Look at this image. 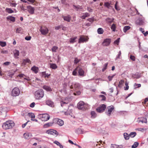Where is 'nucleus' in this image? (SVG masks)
I'll list each match as a JSON object with an SVG mask.
<instances>
[{"mask_svg": "<svg viewBox=\"0 0 148 148\" xmlns=\"http://www.w3.org/2000/svg\"><path fill=\"white\" fill-rule=\"evenodd\" d=\"M111 29L113 32L115 31L116 28V25L114 24H113L111 27Z\"/></svg>", "mask_w": 148, "mask_h": 148, "instance_id": "nucleus-40", "label": "nucleus"}, {"mask_svg": "<svg viewBox=\"0 0 148 148\" xmlns=\"http://www.w3.org/2000/svg\"><path fill=\"white\" fill-rule=\"evenodd\" d=\"M90 114L91 116V117L93 118H95L96 117L97 114L96 112L94 111H92L90 112Z\"/></svg>", "mask_w": 148, "mask_h": 148, "instance_id": "nucleus-27", "label": "nucleus"}, {"mask_svg": "<svg viewBox=\"0 0 148 148\" xmlns=\"http://www.w3.org/2000/svg\"><path fill=\"white\" fill-rule=\"evenodd\" d=\"M118 145L115 144H112L111 146V148H118Z\"/></svg>", "mask_w": 148, "mask_h": 148, "instance_id": "nucleus-53", "label": "nucleus"}, {"mask_svg": "<svg viewBox=\"0 0 148 148\" xmlns=\"http://www.w3.org/2000/svg\"><path fill=\"white\" fill-rule=\"evenodd\" d=\"M53 143L59 146L60 148H63V146L57 140L54 141L53 142Z\"/></svg>", "mask_w": 148, "mask_h": 148, "instance_id": "nucleus-31", "label": "nucleus"}, {"mask_svg": "<svg viewBox=\"0 0 148 148\" xmlns=\"http://www.w3.org/2000/svg\"><path fill=\"white\" fill-rule=\"evenodd\" d=\"M73 6L74 7V8L76 9L77 11L80 8V6L79 5L76 6L75 5H73Z\"/></svg>", "mask_w": 148, "mask_h": 148, "instance_id": "nucleus-51", "label": "nucleus"}, {"mask_svg": "<svg viewBox=\"0 0 148 148\" xmlns=\"http://www.w3.org/2000/svg\"><path fill=\"white\" fill-rule=\"evenodd\" d=\"M22 30V28L21 27H19L16 29V33H21Z\"/></svg>", "mask_w": 148, "mask_h": 148, "instance_id": "nucleus-47", "label": "nucleus"}, {"mask_svg": "<svg viewBox=\"0 0 148 148\" xmlns=\"http://www.w3.org/2000/svg\"><path fill=\"white\" fill-rule=\"evenodd\" d=\"M53 123H53V121L52 122H50L45 124L43 125V127L44 128H47L48 127L52 126Z\"/></svg>", "mask_w": 148, "mask_h": 148, "instance_id": "nucleus-20", "label": "nucleus"}, {"mask_svg": "<svg viewBox=\"0 0 148 148\" xmlns=\"http://www.w3.org/2000/svg\"><path fill=\"white\" fill-rule=\"evenodd\" d=\"M50 116L47 114H42L41 120L42 121H46L49 119Z\"/></svg>", "mask_w": 148, "mask_h": 148, "instance_id": "nucleus-12", "label": "nucleus"}, {"mask_svg": "<svg viewBox=\"0 0 148 148\" xmlns=\"http://www.w3.org/2000/svg\"><path fill=\"white\" fill-rule=\"evenodd\" d=\"M87 10L90 12H92V10L89 7H87Z\"/></svg>", "mask_w": 148, "mask_h": 148, "instance_id": "nucleus-63", "label": "nucleus"}, {"mask_svg": "<svg viewBox=\"0 0 148 148\" xmlns=\"http://www.w3.org/2000/svg\"><path fill=\"white\" fill-rule=\"evenodd\" d=\"M86 40L85 37L80 36L79 40L78 42L79 43H83L85 42H86Z\"/></svg>", "mask_w": 148, "mask_h": 148, "instance_id": "nucleus-21", "label": "nucleus"}, {"mask_svg": "<svg viewBox=\"0 0 148 148\" xmlns=\"http://www.w3.org/2000/svg\"><path fill=\"white\" fill-rule=\"evenodd\" d=\"M53 123L57 124L60 126H62L64 124V121L58 118H55L53 119Z\"/></svg>", "mask_w": 148, "mask_h": 148, "instance_id": "nucleus-11", "label": "nucleus"}, {"mask_svg": "<svg viewBox=\"0 0 148 148\" xmlns=\"http://www.w3.org/2000/svg\"><path fill=\"white\" fill-rule=\"evenodd\" d=\"M5 11L9 14L12 13L14 12V11L10 8H7L5 9Z\"/></svg>", "mask_w": 148, "mask_h": 148, "instance_id": "nucleus-32", "label": "nucleus"}, {"mask_svg": "<svg viewBox=\"0 0 148 148\" xmlns=\"http://www.w3.org/2000/svg\"><path fill=\"white\" fill-rule=\"evenodd\" d=\"M110 4L108 2H106L104 3V5L106 7L109 8L110 7Z\"/></svg>", "mask_w": 148, "mask_h": 148, "instance_id": "nucleus-50", "label": "nucleus"}, {"mask_svg": "<svg viewBox=\"0 0 148 148\" xmlns=\"http://www.w3.org/2000/svg\"><path fill=\"white\" fill-rule=\"evenodd\" d=\"M62 25H60L58 26L55 27V29L56 30H58L62 28Z\"/></svg>", "mask_w": 148, "mask_h": 148, "instance_id": "nucleus-59", "label": "nucleus"}, {"mask_svg": "<svg viewBox=\"0 0 148 148\" xmlns=\"http://www.w3.org/2000/svg\"><path fill=\"white\" fill-rule=\"evenodd\" d=\"M141 84H137L136 83L134 84V88H139L141 87Z\"/></svg>", "mask_w": 148, "mask_h": 148, "instance_id": "nucleus-43", "label": "nucleus"}, {"mask_svg": "<svg viewBox=\"0 0 148 148\" xmlns=\"http://www.w3.org/2000/svg\"><path fill=\"white\" fill-rule=\"evenodd\" d=\"M15 57L19 55V51L17 50H15L14 52Z\"/></svg>", "mask_w": 148, "mask_h": 148, "instance_id": "nucleus-44", "label": "nucleus"}, {"mask_svg": "<svg viewBox=\"0 0 148 148\" xmlns=\"http://www.w3.org/2000/svg\"><path fill=\"white\" fill-rule=\"evenodd\" d=\"M111 41L110 38H106L105 39L102 43V45L104 46H107L110 45Z\"/></svg>", "mask_w": 148, "mask_h": 148, "instance_id": "nucleus-10", "label": "nucleus"}, {"mask_svg": "<svg viewBox=\"0 0 148 148\" xmlns=\"http://www.w3.org/2000/svg\"><path fill=\"white\" fill-rule=\"evenodd\" d=\"M35 103L34 102L32 103L30 105V107L31 108H33L34 107Z\"/></svg>", "mask_w": 148, "mask_h": 148, "instance_id": "nucleus-60", "label": "nucleus"}, {"mask_svg": "<svg viewBox=\"0 0 148 148\" xmlns=\"http://www.w3.org/2000/svg\"><path fill=\"white\" fill-rule=\"evenodd\" d=\"M31 38V37L30 36H27L25 38V39L27 40H29Z\"/></svg>", "mask_w": 148, "mask_h": 148, "instance_id": "nucleus-58", "label": "nucleus"}, {"mask_svg": "<svg viewBox=\"0 0 148 148\" xmlns=\"http://www.w3.org/2000/svg\"><path fill=\"white\" fill-rule=\"evenodd\" d=\"M131 27L130 26H126L123 27V31L125 33L128 30L130 29Z\"/></svg>", "mask_w": 148, "mask_h": 148, "instance_id": "nucleus-30", "label": "nucleus"}, {"mask_svg": "<svg viewBox=\"0 0 148 148\" xmlns=\"http://www.w3.org/2000/svg\"><path fill=\"white\" fill-rule=\"evenodd\" d=\"M139 30L143 34V33L145 32V31H144V29L143 28H140Z\"/></svg>", "mask_w": 148, "mask_h": 148, "instance_id": "nucleus-64", "label": "nucleus"}, {"mask_svg": "<svg viewBox=\"0 0 148 148\" xmlns=\"http://www.w3.org/2000/svg\"><path fill=\"white\" fill-rule=\"evenodd\" d=\"M15 123L12 121H8L4 123L2 125L3 128L6 130L12 128L14 125Z\"/></svg>", "mask_w": 148, "mask_h": 148, "instance_id": "nucleus-1", "label": "nucleus"}, {"mask_svg": "<svg viewBox=\"0 0 148 148\" xmlns=\"http://www.w3.org/2000/svg\"><path fill=\"white\" fill-rule=\"evenodd\" d=\"M28 116L32 118H34L35 116L34 114L32 113H29L28 114Z\"/></svg>", "mask_w": 148, "mask_h": 148, "instance_id": "nucleus-41", "label": "nucleus"}, {"mask_svg": "<svg viewBox=\"0 0 148 148\" xmlns=\"http://www.w3.org/2000/svg\"><path fill=\"white\" fill-rule=\"evenodd\" d=\"M114 109V107L113 106H110L108 107L106 111V114L109 116L111 115V112Z\"/></svg>", "mask_w": 148, "mask_h": 148, "instance_id": "nucleus-8", "label": "nucleus"}, {"mask_svg": "<svg viewBox=\"0 0 148 148\" xmlns=\"http://www.w3.org/2000/svg\"><path fill=\"white\" fill-rule=\"evenodd\" d=\"M69 86L71 89L75 88L76 89L78 88L80 86L79 84L78 83L73 82H69Z\"/></svg>", "mask_w": 148, "mask_h": 148, "instance_id": "nucleus-6", "label": "nucleus"}, {"mask_svg": "<svg viewBox=\"0 0 148 148\" xmlns=\"http://www.w3.org/2000/svg\"><path fill=\"white\" fill-rule=\"evenodd\" d=\"M100 97L102 98L101 101H105L106 99V97L103 95H99Z\"/></svg>", "mask_w": 148, "mask_h": 148, "instance_id": "nucleus-49", "label": "nucleus"}, {"mask_svg": "<svg viewBox=\"0 0 148 148\" xmlns=\"http://www.w3.org/2000/svg\"><path fill=\"white\" fill-rule=\"evenodd\" d=\"M46 104L48 106L53 107L54 106V103L50 99H47L46 101Z\"/></svg>", "mask_w": 148, "mask_h": 148, "instance_id": "nucleus-13", "label": "nucleus"}, {"mask_svg": "<svg viewBox=\"0 0 148 148\" xmlns=\"http://www.w3.org/2000/svg\"><path fill=\"white\" fill-rule=\"evenodd\" d=\"M10 63V62H4L3 64L5 65L8 66L9 65V64Z\"/></svg>", "mask_w": 148, "mask_h": 148, "instance_id": "nucleus-62", "label": "nucleus"}, {"mask_svg": "<svg viewBox=\"0 0 148 148\" xmlns=\"http://www.w3.org/2000/svg\"><path fill=\"white\" fill-rule=\"evenodd\" d=\"M114 20V18H108L106 19V20L107 21V22L108 23L110 24L111 23L113 22Z\"/></svg>", "mask_w": 148, "mask_h": 148, "instance_id": "nucleus-26", "label": "nucleus"}, {"mask_svg": "<svg viewBox=\"0 0 148 148\" xmlns=\"http://www.w3.org/2000/svg\"><path fill=\"white\" fill-rule=\"evenodd\" d=\"M47 133L53 135L54 134H58V133L56 130L52 129L48 130L47 131Z\"/></svg>", "mask_w": 148, "mask_h": 148, "instance_id": "nucleus-14", "label": "nucleus"}, {"mask_svg": "<svg viewBox=\"0 0 148 148\" xmlns=\"http://www.w3.org/2000/svg\"><path fill=\"white\" fill-rule=\"evenodd\" d=\"M145 19L144 18H139L136 21V23L140 25H143L145 24Z\"/></svg>", "mask_w": 148, "mask_h": 148, "instance_id": "nucleus-9", "label": "nucleus"}, {"mask_svg": "<svg viewBox=\"0 0 148 148\" xmlns=\"http://www.w3.org/2000/svg\"><path fill=\"white\" fill-rule=\"evenodd\" d=\"M87 20L88 21L91 22H92L94 21V18H90L88 19Z\"/></svg>", "mask_w": 148, "mask_h": 148, "instance_id": "nucleus-57", "label": "nucleus"}, {"mask_svg": "<svg viewBox=\"0 0 148 148\" xmlns=\"http://www.w3.org/2000/svg\"><path fill=\"white\" fill-rule=\"evenodd\" d=\"M124 82L123 80H121L119 82L118 87L119 88H121L122 87L124 83Z\"/></svg>", "mask_w": 148, "mask_h": 148, "instance_id": "nucleus-37", "label": "nucleus"}, {"mask_svg": "<svg viewBox=\"0 0 148 148\" xmlns=\"http://www.w3.org/2000/svg\"><path fill=\"white\" fill-rule=\"evenodd\" d=\"M27 8L28 9V11L30 14H33L34 13L35 10L34 8L30 5H29L27 6Z\"/></svg>", "mask_w": 148, "mask_h": 148, "instance_id": "nucleus-15", "label": "nucleus"}, {"mask_svg": "<svg viewBox=\"0 0 148 148\" xmlns=\"http://www.w3.org/2000/svg\"><path fill=\"white\" fill-rule=\"evenodd\" d=\"M77 107L79 110H84L87 108L86 106L84 104V102L82 101H80L77 103Z\"/></svg>", "mask_w": 148, "mask_h": 148, "instance_id": "nucleus-3", "label": "nucleus"}, {"mask_svg": "<svg viewBox=\"0 0 148 148\" xmlns=\"http://www.w3.org/2000/svg\"><path fill=\"white\" fill-rule=\"evenodd\" d=\"M6 18L8 20H10L13 22H15V18L11 16H8Z\"/></svg>", "mask_w": 148, "mask_h": 148, "instance_id": "nucleus-22", "label": "nucleus"}, {"mask_svg": "<svg viewBox=\"0 0 148 148\" xmlns=\"http://www.w3.org/2000/svg\"><path fill=\"white\" fill-rule=\"evenodd\" d=\"M117 2L116 3V4H115V9L117 10H120V9L119 7H118L117 5Z\"/></svg>", "mask_w": 148, "mask_h": 148, "instance_id": "nucleus-61", "label": "nucleus"}, {"mask_svg": "<svg viewBox=\"0 0 148 148\" xmlns=\"http://www.w3.org/2000/svg\"><path fill=\"white\" fill-rule=\"evenodd\" d=\"M115 74H114L110 76H109L108 77V78L109 79V81H110L112 80V78H113V77L115 76Z\"/></svg>", "mask_w": 148, "mask_h": 148, "instance_id": "nucleus-45", "label": "nucleus"}, {"mask_svg": "<svg viewBox=\"0 0 148 148\" xmlns=\"http://www.w3.org/2000/svg\"><path fill=\"white\" fill-rule=\"evenodd\" d=\"M77 36H75L71 38L70 39V42L71 44H73L76 42V39L77 38Z\"/></svg>", "mask_w": 148, "mask_h": 148, "instance_id": "nucleus-23", "label": "nucleus"}, {"mask_svg": "<svg viewBox=\"0 0 148 148\" xmlns=\"http://www.w3.org/2000/svg\"><path fill=\"white\" fill-rule=\"evenodd\" d=\"M80 59H79L77 58H75L74 60V63L75 64H77L80 61Z\"/></svg>", "mask_w": 148, "mask_h": 148, "instance_id": "nucleus-48", "label": "nucleus"}, {"mask_svg": "<svg viewBox=\"0 0 148 148\" xmlns=\"http://www.w3.org/2000/svg\"><path fill=\"white\" fill-rule=\"evenodd\" d=\"M6 45V43L5 42L0 41V45L2 47H4Z\"/></svg>", "mask_w": 148, "mask_h": 148, "instance_id": "nucleus-46", "label": "nucleus"}, {"mask_svg": "<svg viewBox=\"0 0 148 148\" xmlns=\"http://www.w3.org/2000/svg\"><path fill=\"white\" fill-rule=\"evenodd\" d=\"M41 34L45 35L48 33L49 31L48 29L46 27L41 26L40 29Z\"/></svg>", "mask_w": 148, "mask_h": 148, "instance_id": "nucleus-7", "label": "nucleus"}, {"mask_svg": "<svg viewBox=\"0 0 148 148\" xmlns=\"http://www.w3.org/2000/svg\"><path fill=\"white\" fill-rule=\"evenodd\" d=\"M26 63H28L30 64L31 63V61H30V60L28 58L24 59L23 60V62L22 63V64L23 65H26Z\"/></svg>", "mask_w": 148, "mask_h": 148, "instance_id": "nucleus-25", "label": "nucleus"}, {"mask_svg": "<svg viewBox=\"0 0 148 148\" xmlns=\"http://www.w3.org/2000/svg\"><path fill=\"white\" fill-rule=\"evenodd\" d=\"M24 137L26 139H29L32 136V134L30 133L26 132L23 134Z\"/></svg>", "mask_w": 148, "mask_h": 148, "instance_id": "nucleus-17", "label": "nucleus"}, {"mask_svg": "<svg viewBox=\"0 0 148 148\" xmlns=\"http://www.w3.org/2000/svg\"><path fill=\"white\" fill-rule=\"evenodd\" d=\"M60 105L61 107H63L65 105L68 104L69 103L68 102H64L63 101H61L60 102Z\"/></svg>", "mask_w": 148, "mask_h": 148, "instance_id": "nucleus-36", "label": "nucleus"}, {"mask_svg": "<svg viewBox=\"0 0 148 148\" xmlns=\"http://www.w3.org/2000/svg\"><path fill=\"white\" fill-rule=\"evenodd\" d=\"M31 69L35 73H37L38 72V68L35 66H34L32 67Z\"/></svg>", "mask_w": 148, "mask_h": 148, "instance_id": "nucleus-24", "label": "nucleus"}, {"mask_svg": "<svg viewBox=\"0 0 148 148\" xmlns=\"http://www.w3.org/2000/svg\"><path fill=\"white\" fill-rule=\"evenodd\" d=\"M58 47L56 46H53L51 48V51L52 52H56L58 50Z\"/></svg>", "mask_w": 148, "mask_h": 148, "instance_id": "nucleus-33", "label": "nucleus"}, {"mask_svg": "<svg viewBox=\"0 0 148 148\" xmlns=\"http://www.w3.org/2000/svg\"><path fill=\"white\" fill-rule=\"evenodd\" d=\"M138 145V143L137 142H135L133 145L132 146V148H136Z\"/></svg>", "mask_w": 148, "mask_h": 148, "instance_id": "nucleus-42", "label": "nucleus"}, {"mask_svg": "<svg viewBox=\"0 0 148 148\" xmlns=\"http://www.w3.org/2000/svg\"><path fill=\"white\" fill-rule=\"evenodd\" d=\"M79 67H77L75 70L73 71L72 72V74L73 75L76 76L77 74V71L78 70Z\"/></svg>", "mask_w": 148, "mask_h": 148, "instance_id": "nucleus-35", "label": "nucleus"}, {"mask_svg": "<svg viewBox=\"0 0 148 148\" xmlns=\"http://www.w3.org/2000/svg\"><path fill=\"white\" fill-rule=\"evenodd\" d=\"M43 88L48 92H51L52 91V89L51 87L46 85H44L42 87Z\"/></svg>", "mask_w": 148, "mask_h": 148, "instance_id": "nucleus-18", "label": "nucleus"}, {"mask_svg": "<svg viewBox=\"0 0 148 148\" xmlns=\"http://www.w3.org/2000/svg\"><path fill=\"white\" fill-rule=\"evenodd\" d=\"M97 32L99 34H102L103 32V30L102 28H99L97 29Z\"/></svg>", "mask_w": 148, "mask_h": 148, "instance_id": "nucleus-34", "label": "nucleus"}, {"mask_svg": "<svg viewBox=\"0 0 148 148\" xmlns=\"http://www.w3.org/2000/svg\"><path fill=\"white\" fill-rule=\"evenodd\" d=\"M121 51H120L119 52V54L116 57V60L117 59H119L120 58V57L121 56Z\"/></svg>", "mask_w": 148, "mask_h": 148, "instance_id": "nucleus-55", "label": "nucleus"}, {"mask_svg": "<svg viewBox=\"0 0 148 148\" xmlns=\"http://www.w3.org/2000/svg\"><path fill=\"white\" fill-rule=\"evenodd\" d=\"M136 134L135 132H131L129 134L131 138H133L136 136Z\"/></svg>", "mask_w": 148, "mask_h": 148, "instance_id": "nucleus-38", "label": "nucleus"}, {"mask_svg": "<svg viewBox=\"0 0 148 148\" xmlns=\"http://www.w3.org/2000/svg\"><path fill=\"white\" fill-rule=\"evenodd\" d=\"M106 108V106L105 104H102L97 108L96 110L98 113H101L103 112Z\"/></svg>", "mask_w": 148, "mask_h": 148, "instance_id": "nucleus-4", "label": "nucleus"}, {"mask_svg": "<svg viewBox=\"0 0 148 148\" xmlns=\"http://www.w3.org/2000/svg\"><path fill=\"white\" fill-rule=\"evenodd\" d=\"M50 67L53 69H55L57 68V66L55 64L50 63Z\"/></svg>", "mask_w": 148, "mask_h": 148, "instance_id": "nucleus-28", "label": "nucleus"}, {"mask_svg": "<svg viewBox=\"0 0 148 148\" xmlns=\"http://www.w3.org/2000/svg\"><path fill=\"white\" fill-rule=\"evenodd\" d=\"M123 136L125 140H128L129 139L130 137V135L129 134H128L127 133H124L123 134Z\"/></svg>", "mask_w": 148, "mask_h": 148, "instance_id": "nucleus-29", "label": "nucleus"}, {"mask_svg": "<svg viewBox=\"0 0 148 148\" xmlns=\"http://www.w3.org/2000/svg\"><path fill=\"white\" fill-rule=\"evenodd\" d=\"M108 63H105L103 66V68L102 69V71L104 72L107 68Z\"/></svg>", "mask_w": 148, "mask_h": 148, "instance_id": "nucleus-39", "label": "nucleus"}, {"mask_svg": "<svg viewBox=\"0 0 148 148\" xmlns=\"http://www.w3.org/2000/svg\"><path fill=\"white\" fill-rule=\"evenodd\" d=\"M41 75L42 77L45 78L46 76H47V74L45 72H42L41 73Z\"/></svg>", "mask_w": 148, "mask_h": 148, "instance_id": "nucleus-54", "label": "nucleus"}, {"mask_svg": "<svg viewBox=\"0 0 148 148\" xmlns=\"http://www.w3.org/2000/svg\"><path fill=\"white\" fill-rule=\"evenodd\" d=\"M62 17L64 21L68 22H70L71 21V17L69 15L65 16L63 15Z\"/></svg>", "mask_w": 148, "mask_h": 148, "instance_id": "nucleus-16", "label": "nucleus"}, {"mask_svg": "<svg viewBox=\"0 0 148 148\" xmlns=\"http://www.w3.org/2000/svg\"><path fill=\"white\" fill-rule=\"evenodd\" d=\"M44 92L42 89H39L37 90L35 93L36 99H40L42 98L44 95Z\"/></svg>", "mask_w": 148, "mask_h": 148, "instance_id": "nucleus-2", "label": "nucleus"}, {"mask_svg": "<svg viewBox=\"0 0 148 148\" xmlns=\"http://www.w3.org/2000/svg\"><path fill=\"white\" fill-rule=\"evenodd\" d=\"M120 39V38H117V39L114 41V43L115 44H116L117 45H119V40Z\"/></svg>", "mask_w": 148, "mask_h": 148, "instance_id": "nucleus-52", "label": "nucleus"}, {"mask_svg": "<svg viewBox=\"0 0 148 148\" xmlns=\"http://www.w3.org/2000/svg\"><path fill=\"white\" fill-rule=\"evenodd\" d=\"M78 70L79 75L82 76H84V72L82 68L79 67Z\"/></svg>", "mask_w": 148, "mask_h": 148, "instance_id": "nucleus-19", "label": "nucleus"}, {"mask_svg": "<svg viewBox=\"0 0 148 148\" xmlns=\"http://www.w3.org/2000/svg\"><path fill=\"white\" fill-rule=\"evenodd\" d=\"M130 59L133 60V61H134L135 60V57L132 55H131L130 56Z\"/></svg>", "mask_w": 148, "mask_h": 148, "instance_id": "nucleus-56", "label": "nucleus"}, {"mask_svg": "<svg viewBox=\"0 0 148 148\" xmlns=\"http://www.w3.org/2000/svg\"><path fill=\"white\" fill-rule=\"evenodd\" d=\"M20 93V90L19 88L17 87L14 88L11 92V95L12 96L15 97L18 96Z\"/></svg>", "mask_w": 148, "mask_h": 148, "instance_id": "nucleus-5", "label": "nucleus"}]
</instances>
